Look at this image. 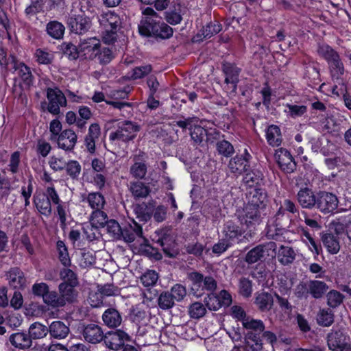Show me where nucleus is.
<instances>
[{
  "label": "nucleus",
  "mask_w": 351,
  "mask_h": 351,
  "mask_svg": "<svg viewBox=\"0 0 351 351\" xmlns=\"http://www.w3.org/2000/svg\"><path fill=\"white\" fill-rule=\"evenodd\" d=\"M173 29L165 23H161L158 27L155 26V38L167 39L172 36Z\"/></svg>",
  "instance_id": "57"
},
{
  "label": "nucleus",
  "mask_w": 351,
  "mask_h": 351,
  "mask_svg": "<svg viewBox=\"0 0 351 351\" xmlns=\"http://www.w3.org/2000/svg\"><path fill=\"white\" fill-rule=\"evenodd\" d=\"M99 47L100 41L95 37L81 40L79 44V51L88 59H93L97 56Z\"/></svg>",
  "instance_id": "13"
},
{
  "label": "nucleus",
  "mask_w": 351,
  "mask_h": 351,
  "mask_svg": "<svg viewBox=\"0 0 351 351\" xmlns=\"http://www.w3.org/2000/svg\"><path fill=\"white\" fill-rule=\"evenodd\" d=\"M297 200L303 208L311 209L316 205L317 194L309 188L300 189L297 193Z\"/></svg>",
  "instance_id": "18"
},
{
  "label": "nucleus",
  "mask_w": 351,
  "mask_h": 351,
  "mask_svg": "<svg viewBox=\"0 0 351 351\" xmlns=\"http://www.w3.org/2000/svg\"><path fill=\"white\" fill-rule=\"evenodd\" d=\"M143 16L138 25V32L141 36L146 38L154 34V9L147 7L142 11Z\"/></svg>",
  "instance_id": "10"
},
{
  "label": "nucleus",
  "mask_w": 351,
  "mask_h": 351,
  "mask_svg": "<svg viewBox=\"0 0 351 351\" xmlns=\"http://www.w3.org/2000/svg\"><path fill=\"white\" fill-rule=\"evenodd\" d=\"M51 337L60 340L68 337L70 328L68 325L61 321H53L48 326Z\"/></svg>",
  "instance_id": "23"
},
{
  "label": "nucleus",
  "mask_w": 351,
  "mask_h": 351,
  "mask_svg": "<svg viewBox=\"0 0 351 351\" xmlns=\"http://www.w3.org/2000/svg\"><path fill=\"white\" fill-rule=\"evenodd\" d=\"M66 173L73 179L77 180L82 170L80 164L77 160H69L66 162Z\"/></svg>",
  "instance_id": "53"
},
{
  "label": "nucleus",
  "mask_w": 351,
  "mask_h": 351,
  "mask_svg": "<svg viewBox=\"0 0 351 351\" xmlns=\"http://www.w3.org/2000/svg\"><path fill=\"white\" fill-rule=\"evenodd\" d=\"M129 190L135 199L145 197L150 192L149 187L139 181L130 182Z\"/></svg>",
  "instance_id": "37"
},
{
  "label": "nucleus",
  "mask_w": 351,
  "mask_h": 351,
  "mask_svg": "<svg viewBox=\"0 0 351 351\" xmlns=\"http://www.w3.org/2000/svg\"><path fill=\"white\" fill-rule=\"evenodd\" d=\"M274 158L280 169L286 173H291L296 168L293 156L285 148H279L275 151Z\"/></svg>",
  "instance_id": "9"
},
{
  "label": "nucleus",
  "mask_w": 351,
  "mask_h": 351,
  "mask_svg": "<svg viewBox=\"0 0 351 351\" xmlns=\"http://www.w3.org/2000/svg\"><path fill=\"white\" fill-rule=\"evenodd\" d=\"M60 278L64 281L63 283H67L72 285H77L78 280L75 273L69 268H64L60 271Z\"/></svg>",
  "instance_id": "59"
},
{
  "label": "nucleus",
  "mask_w": 351,
  "mask_h": 351,
  "mask_svg": "<svg viewBox=\"0 0 351 351\" xmlns=\"http://www.w3.org/2000/svg\"><path fill=\"white\" fill-rule=\"evenodd\" d=\"M335 231L337 234L346 232V234L351 241V213L344 215L333 223Z\"/></svg>",
  "instance_id": "30"
},
{
  "label": "nucleus",
  "mask_w": 351,
  "mask_h": 351,
  "mask_svg": "<svg viewBox=\"0 0 351 351\" xmlns=\"http://www.w3.org/2000/svg\"><path fill=\"white\" fill-rule=\"evenodd\" d=\"M337 197L329 192L319 191L317 193L316 205L315 208L324 214L332 213L338 207Z\"/></svg>",
  "instance_id": "6"
},
{
  "label": "nucleus",
  "mask_w": 351,
  "mask_h": 351,
  "mask_svg": "<svg viewBox=\"0 0 351 351\" xmlns=\"http://www.w3.org/2000/svg\"><path fill=\"white\" fill-rule=\"evenodd\" d=\"M82 335L87 342L96 344L103 341L105 335L100 326L89 324L84 327Z\"/></svg>",
  "instance_id": "15"
},
{
  "label": "nucleus",
  "mask_w": 351,
  "mask_h": 351,
  "mask_svg": "<svg viewBox=\"0 0 351 351\" xmlns=\"http://www.w3.org/2000/svg\"><path fill=\"white\" fill-rule=\"evenodd\" d=\"M44 302L53 308L62 307L65 305L64 300L56 291H48L43 298Z\"/></svg>",
  "instance_id": "45"
},
{
  "label": "nucleus",
  "mask_w": 351,
  "mask_h": 351,
  "mask_svg": "<svg viewBox=\"0 0 351 351\" xmlns=\"http://www.w3.org/2000/svg\"><path fill=\"white\" fill-rule=\"evenodd\" d=\"M129 335L122 330L108 332L104 335V341L106 346L114 350L124 346L125 341H128Z\"/></svg>",
  "instance_id": "11"
},
{
  "label": "nucleus",
  "mask_w": 351,
  "mask_h": 351,
  "mask_svg": "<svg viewBox=\"0 0 351 351\" xmlns=\"http://www.w3.org/2000/svg\"><path fill=\"white\" fill-rule=\"evenodd\" d=\"M328 144V141L323 136L318 138H313L311 140V149L315 152H322L324 155L328 154V150L323 145L324 143Z\"/></svg>",
  "instance_id": "54"
},
{
  "label": "nucleus",
  "mask_w": 351,
  "mask_h": 351,
  "mask_svg": "<svg viewBox=\"0 0 351 351\" xmlns=\"http://www.w3.org/2000/svg\"><path fill=\"white\" fill-rule=\"evenodd\" d=\"M223 69L226 74L225 82L227 85L230 84L232 90H235L239 82L240 69L231 64H224Z\"/></svg>",
  "instance_id": "31"
},
{
  "label": "nucleus",
  "mask_w": 351,
  "mask_h": 351,
  "mask_svg": "<svg viewBox=\"0 0 351 351\" xmlns=\"http://www.w3.org/2000/svg\"><path fill=\"white\" fill-rule=\"evenodd\" d=\"M82 202L88 203L93 210L104 208L106 200L104 195L99 192H92L87 195H82Z\"/></svg>",
  "instance_id": "26"
},
{
  "label": "nucleus",
  "mask_w": 351,
  "mask_h": 351,
  "mask_svg": "<svg viewBox=\"0 0 351 351\" xmlns=\"http://www.w3.org/2000/svg\"><path fill=\"white\" fill-rule=\"evenodd\" d=\"M266 202V193L263 190L255 188L250 192L248 203L246 205L264 211Z\"/></svg>",
  "instance_id": "24"
},
{
  "label": "nucleus",
  "mask_w": 351,
  "mask_h": 351,
  "mask_svg": "<svg viewBox=\"0 0 351 351\" xmlns=\"http://www.w3.org/2000/svg\"><path fill=\"white\" fill-rule=\"evenodd\" d=\"M56 247L58 252V257L61 263L64 267H69L71 264L69 252L65 243L62 241H58Z\"/></svg>",
  "instance_id": "49"
},
{
  "label": "nucleus",
  "mask_w": 351,
  "mask_h": 351,
  "mask_svg": "<svg viewBox=\"0 0 351 351\" xmlns=\"http://www.w3.org/2000/svg\"><path fill=\"white\" fill-rule=\"evenodd\" d=\"M134 163L131 166L130 173L135 178L142 179L147 173V165L144 162L138 161L137 157H134Z\"/></svg>",
  "instance_id": "47"
},
{
  "label": "nucleus",
  "mask_w": 351,
  "mask_h": 351,
  "mask_svg": "<svg viewBox=\"0 0 351 351\" xmlns=\"http://www.w3.org/2000/svg\"><path fill=\"white\" fill-rule=\"evenodd\" d=\"M206 309L204 305L199 302L191 304L189 307V315L193 319H199L205 315Z\"/></svg>",
  "instance_id": "50"
},
{
  "label": "nucleus",
  "mask_w": 351,
  "mask_h": 351,
  "mask_svg": "<svg viewBox=\"0 0 351 351\" xmlns=\"http://www.w3.org/2000/svg\"><path fill=\"white\" fill-rule=\"evenodd\" d=\"M58 147L66 151L72 150L77 142V135L72 130H64L58 136Z\"/></svg>",
  "instance_id": "20"
},
{
  "label": "nucleus",
  "mask_w": 351,
  "mask_h": 351,
  "mask_svg": "<svg viewBox=\"0 0 351 351\" xmlns=\"http://www.w3.org/2000/svg\"><path fill=\"white\" fill-rule=\"evenodd\" d=\"M142 228L135 221L121 228V239L127 243L133 242L136 236H141Z\"/></svg>",
  "instance_id": "33"
},
{
  "label": "nucleus",
  "mask_w": 351,
  "mask_h": 351,
  "mask_svg": "<svg viewBox=\"0 0 351 351\" xmlns=\"http://www.w3.org/2000/svg\"><path fill=\"white\" fill-rule=\"evenodd\" d=\"M106 226L107 231L112 238L121 239V228L117 221L114 219L109 220Z\"/></svg>",
  "instance_id": "55"
},
{
  "label": "nucleus",
  "mask_w": 351,
  "mask_h": 351,
  "mask_svg": "<svg viewBox=\"0 0 351 351\" xmlns=\"http://www.w3.org/2000/svg\"><path fill=\"white\" fill-rule=\"evenodd\" d=\"M254 304L261 311H269L274 304L273 296L267 292L257 293L255 297Z\"/></svg>",
  "instance_id": "32"
},
{
  "label": "nucleus",
  "mask_w": 351,
  "mask_h": 351,
  "mask_svg": "<svg viewBox=\"0 0 351 351\" xmlns=\"http://www.w3.org/2000/svg\"><path fill=\"white\" fill-rule=\"evenodd\" d=\"M139 130L138 126L132 121L120 123L115 132H110L109 138L110 141H121L128 142L132 140Z\"/></svg>",
  "instance_id": "5"
},
{
  "label": "nucleus",
  "mask_w": 351,
  "mask_h": 351,
  "mask_svg": "<svg viewBox=\"0 0 351 351\" xmlns=\"http://www.w3.org/2000/svg\"><path fill=\"white\" fill-rule=\"evenodd\" d=\"M295 258V253L292 247L281 245L278 252L279 262L287 265L293 262Z\"/></svg>",
  "instance_id": "39"
},
{
  "label": "nucleus",
  "mask_w": 351,
  "mask_h": 351,
  "mask_svg": "<svg viewBox=\"0 0 351 351\" xmlns=\"http://www.w3.org/2000/svg\"><path fill=\"white\" fill-rule=\"evenodd\" d=\"M317 322L319 325L327 327L334 322V313L330 308L321 309L317 316Z\"/></svg>",
  "instance_id": "44"
},
{
  "label": "nucleus",
  "mask_w": 351,
  "mask_h": 351,
  "mask_svg": "<svg viewBox=\"0 0 351 351\" xmlns=\"http://www.w3.org/2000/svg\"><path fill=\"white\" fill-rule=\"evenodd\" d=\"M68 25L72 32L78 34L86 33L91 27L90 19L84 15L71 16L68 19Z\"/></svg>",
  "instance_id": "12"
},
{
  "label": "nucleus",
  "mask_w": 351,
  "mask_h": 351,
  "mask_svg": "<svg viewBox=\"0 0 351 351\" xmlns=\"http://www.w3.org/2000/svg\"><path fill=\"white\" fill-rule=\"evenodd\" d=\"M301 215L302 218H300V220L304 221L306 226L313 230H319L321 228V226L317 221L318 217L316 215H311L304 210L301 212Z\"/></svg>",
  "instance_id": "56"
},
{
  "label": "nucleus",
  "mask_w": 351,
  "mask_h": 351,
  "mask_svg": "<svg viewBox=\"0 0 351 351\" xmlns=\"http://www.w3.org/2000/svg\"><path fill=\"white\" fill-rule=\"evenodd\" d=\"M46 31L47 34L51 38L60 40L63 38L65 27L61 23L57 21H52L47 24Z\"/></svg>",
  "instance_id": "35"
},
{
  "label": "nucleus",
  "mask_w": 351,
  "mask_h": 351,
  "mask_svg": "<svg viewBox=\"0 0 351 351\" xmlns=\"http://www.w3.org/2000/svg\"><path fill=\"white\" fill-rule=\"evenodd\" d=\"M265 138L271 147H278L282 142L281 130L278 125H270L265 130Z\"/></svg>",
  "instance_id": "28"
},
{
  "label": "nucleus",
  "mask_w": 351,
  "mask_h": 351,
  "mask_svg": "<svg viewBox=\"0 0 351 351\" xmlns=\"http://www.w3.org/2000/svg\"><path fill=\"white\" fill-rule=\"evenodd\" d=\"M263 210L246 205L238 214L239 222L242 226H245L247 228L254 227L260 224L263 219Z\"/></svg>",
  "instance_id": "7"
},
{
  "label": "nucleus",
  "mask_w": 351,
  "mask_h": 351,
  "mask_svg": "<svg viewBox=\"0 0 351 351\" xmlns=\"http://www.w3.org/2000/svg\"><path fill=\"white\" fill-rule=\"evenodd\" d=\"M287 113L293 118L302 116L307 112V107L304 105L286 104Z\"/></svg>",
  "instance_id": "62"
},
{
  "label": "nucleus",
  "mask_w": 351,
  "mask_h": 351,
  "mask_svg": "<svg viewBox=\"0 0 351 351\" xmlns=\"http://www.w3.org/2000/svg\"><path fill=\"white\" fill-rule=\"evenodd\" d=\"M131 319L137 324L147 325L152 318V313L141 310L137 307L132 308L130 314Z\"/></svg>",
  "instance_id": "36"
},
{
  "label": "nucleus",
  "mask_w": 351,
  "mask_h": 351,
  "mask_svg": "<svg viewBox=\"0 0 351 351\" xmlns=\"http://www.w3.org/2000/svg\"><path fill=\"white\" fill-rule=\"evenodd\" d=\"M285 232V230L278 224L268 223L267 226L266 235L267 238L274 240H280L281 237Z\"/></svg>",
  "instance_id": "52"
},
{
  "label": "nucleus",
  "mask_w": 351,
  "mask_h": 351,
  "mask_svg": "<svg viewBox=\"0 0 351 351\" xmlns=\"http://www.w3.org/2000/svg\"><path fill=\"white\" fill-rule=\"evenodd\" d=\"M101 134L100 127L97 123H92L88 128V134L84 138V145L88 152H95V141Z\"/></svg>",
  "instance_id": "25"
},
{
  "label": "nucleus",
  "mask_w": 351,
  "mask_h": 351,
  "mask_svg": "<svg viewBox=\"0 0 351 351\" xmlns=\"http://www.w3.org/2000/svg\"><path fill=\"white\" fill-rule=\"evenodd\" d=\"M97 18L100 25L104 29H120L121 27V18L114 12H102Z\"/></svg>",
  "instance_id": "14"
},
{
  "label": "nucleus",
  "mask_w": 351,
  "mask_h": 351,
  "mask_svg": "<svg viewBox=\"0 0 351 351\" xmlns=\"http://www.w3.org/2000/svg\"><path fill=\"white\" fill-rule=\"evenodd\" d=\"M8 285L14 289H23L27 280L23 271L19 267L11 268L5 274Z\"/></svg>",
  "instance_id": "16"
},
{
  "label": "nucleus",
  "mask_w": 351,
  "mask_h": 351,
  "mask_svg": "<svg viewBox=\"0 0 351 351\" xmlns=\"http://www.w3.org/2000/svg\"><path fill=\"white\" fill-rule=\"evenodd\" d=\"M323 245L331 254H336L339 252L340 244L339 239L332 234H325L322 238Z\"/></svg>",
  "instance_id": "38"
},
{
  "label": "nucleus",
  "mask_w": 351,
  "mask_h": 351,
  "mask_svg": "<svg viewBox=\"0 0 351 351\" xmlns=\"http://www.w3.org/2000/svg\"><path fill=\"white\" fill-rule=\"evenodd\" d=\"M102 319L104 324L110 328L117 327L122 322L119 312L114 308L106 310L102 315Z\"/></svg>",
  "instance_id": "34"
},
{
  "label": "nucleus",
  "mask_w": 351,
  "mask_h": 351,
  "mask_svg": "<svg viewBox=\"0 0 351 351\" xmlns=\"http://www.w3.org/2000/svg\"><path fill=\"white\" fill-rule=\"evenodd\" d=\"M62 49L64 54L67 56L69 59L75 60L78 58L79 47H77L72 43H63L62 45Z\"/></svg>",
  "instance_id": "64"
},
{
  "label": "nucleus",
  "mask_w": 351,
  "mask_h": 351,
  "mask_svg": "<svg viewBox=\"0 0 351 351\" xmlns=\"http://www.w3.org/2000/svg\"><path fill=\"white\" fill-rule=\"evenodd\" d=\"M328 65L332 80L337 84L332 87V93L337 96L344 95L346 90L343 79L345 69L340 58L339 57L335 60L329 62Z\"/></svg>",
  "instance_id": "3"
},
{
  "label": "nucleus",
  "mask_w": 351,
  "mask_h": 351,
  "mask_svg": "<svg viewBox=\"0 0 351 351\" xmlns=\"http://www.w3.org/2000/svg\"><path fill=\"white\" fill-rule=\"evenodd\" d=\"M141 282L143 285L141 288L142 304L147 308H152L154 306V271H148L141 277Z\"/></svg>",
  "instance_id": "8"
},
{
  "label": "nucleus",
  "mask_w": 351,
  "mask_h": 351,
  "mask_svg": "<svg viewBox=\"0 0 351 351\" xmlns=\"http://www.w3.org/2000/svg\"><path fill=\"white\" fill-rule=\"evenodd\" d=\"M221 30V25L217 22L214 21L208 24L202 30V35L205 38H209L213 35L219 33Z\"/></svg>",
  "instance_id": "60"
},
{
  "label": "nucleus",
  "mask_w": 351,
  "mask_h": 351,
  "mask_svg": "<svg viewBox=\"0 0 351 351\" xmlns=\"http://www.w3.org/2000/svg\"><path fill=\"white\" fill-rule=\"evenodd\" d=\"M47 98L49 104L47 110L53 115H58L60 112V107L66 106L67 101L64 94L58 87H49L46 90Z\"/></svg>",
  "instance_id": "4"
},
{
  "label": "nucleus",
  "mask_w": 351,
  "mask_h": 351,
  "mask_svg": "<svg viewBox=\"0 0 351 351\" xmlns=\"http://www.w3.org/2000/svg\"><path fill=\"white\" fill-rule=\"evenodd\" d=\"M243 326L246 329H252L256 332H263L264 330V324L261 320L250 319L247 317L245 319H243Z\"/></svg>",
  "instance_id": "61"
},
{
  "label": "nucleus",
  "mask_w": 351,
  "mask_h": 351,
  "mask_svg": "<svg viewBox=\"0 0 351 351\" xmlns=\"http://www.w3.org/2000/svg\"><path fill=\"white\" fill-rule=\"evenodd\" d=\"M276 245L274 242H268L258 245L250 250L245 255V261L248 264L264 261L276 255Z\"/></svg>",
  "instance_id": "1"
},
{
  "label": "nucleus",
  "mask_w": 351,
  "mask_h": 351,
  "mask_svg": "<svg viewBox=\"0 0 351 351\" xmlns=\"http://www.w3.org/2000/svg\"><path fill=\"white\" fill-rule=\"evenodd\" d=\"M34 203L41 215L49 216L51 214V203L45 193L36 192L34 195Z\"/></svg>",
  "instance_id": "22"
},
{
  "label": "nucleus",
  "mask_w": 351,
  "mask_h": 351,
  "mask_svg": "<svg viewBox=\"0 0 351 351\" xmlns=\"http://www.w3.org/2000/svg\"><path fill=\"white\" fill-rule=\"evenodd\" d=\"M15 69L18 71V75L21 78L23 83L30 87L34 82V76L29 67L26 66L23 62H20Z\"/></svg>",
  "instance_id": "41"
},
{
  "label": "nucleus",
  "mask_w": 351,
  "mask_h": 351,
  "mask_svg": "<svg viewBox=\"0 0 351 351\" xmlns=\"http://www.w3.org/2000/svg\"><path fill=\"white\" fill-rule=\"evenodd\" d=\"M305 288L307 293H310L311 296L315 299L322 298L328 289V286L326 282L320 280H310L307 284L300 285V287Z\"/></svg>",
  "instance_id": "19"
},
{
  "label": "nucleus",
  "mask_w": 351,
  "mask_h": 351,
  "mask_svg": "<svg viewBox=\"0 0 351 351\" xmlns=\"http://www.w3.org/2000/svg\"><path fill=\"white\" fill-rule=\"evenodd\" d=\"M263 175L258 171L252 170L245 173L243 177V182L248 187H256L262 180Z\"/></svg>",
  "instance_id": "48"
},
{
  "label": "nucleus",
  "mask_w": 351,
  "mask_h": 351,
  "mask_svg": "<svg viewBox=\"0 0 351 351\" xmlns=\"http://www.w3.org/2000/svg\"><path fill=\"white\" fill-rule=\"evenodd\" d=\"M327 344L331 351H351V339L343 330H332L327 336Z\"/></svg>",
  "instance_id": "2"
},
{
  "label": "nucleus",
  "mask_w": 351,
  "mask_h": 351,
  "mask_svg": "<svg viewBox=\"0 0 351 351\" xmlns=\"http://www.w3.org/2000/svg\"><path fill=\"white\" fill-rule=\"evenodd\" d=\"M171 232L172 229L171 226L165 227L158 232V235L160 237L157 242L163 247L164 252L167 254H169V250L174 244V239Z\"/></svg>",
  "instance_id": "27"
},
{
  "label": "nucleus",
  "mask_w": 351,
  "mask_h": 351,
  "mask_svg": "<svg viewBox=\"0 0 351 351\" xmlns=\"http://www.w3.org/2000/svg\"><path fill=\"white\" fill-rule=\"evenodd\" d=\"M76 285H72L67 283H60L59 291L60 297L64 300L65 304L66 302H72L75 298V291L74 287Z\"/></svg>",
  "instance_id": "43"
},
{
  "label": "nucleus",
  "mask_w": 351,
  "mask_h": 351,
  "mask_svg": "<svg viewBox=\"0 0 351 351\" xmlns=\"http://www.w3.org/2000/svg\"><path fill=\"white\" fill-rule=\"evenodd\" d=\"M36 61L41 64H49L54 59L53 53L42 49H38L34 53Z\"/></svg>",
  "instance_id": "51"
},
{
  "label": "nucleus",
  "mask_w": 351,
  "mask_h": 351,
  "mask_svg": "<svg viewBox=\"0 0 351 351\" xmlns=\"http://www.w3.org/2000/svg\"><path fill=\"white\" fill-rule=\"evenodd\" d=\"M48 333V326L40 322H34L32 324L28 330V334L32 340L43 339L45 337Z\"/></svg>",
  "instance_id": "40"
},
{
  "label": "nucleus",
  "mask_w": 351,
  "mask_h": 351,
  "mask_svg": "<svg viewBox=\"0 0 351 351\" xmlns=\"http://www.w3.org/2000/svg\"><path fill=\"white\" fill-rule=\"evenodd\" d=\"M240 225V223L232 221H229L225 224L223 232L226 240L232 243L239 239L245 232V230Z\"/></svg>",
  "instance_id": "21"
},
{
  "label": "nucleus",
  "mask_w": 351,
  "mask_h": 351,
  "mask_svg": "<svg viewBox=\"0 0 351 351\" xmlns=\"http://www.w3.org/2000/svg\"><path fill=\"white\" fill-rule=\"evenodd\" d=\"M9 340L14 347L21 350L29 348L32 344L30 336L25 332L14 333L10 335Z\"/></svg>",
  "instance_id": "29"
},
{
  "label": "nucleus",
  "mask_w": 351,
  "mask_h": 351,
  "mask_svg": "<svg viewBox=\"0 0 351 351\" xmlns=\"http://www.w3.org/2000/svg\"><path fill=\"white\" fill-rule=\"evenodd\" d=\"M251 158L250 154L245 149L243 155L236 156L232 158L228 165V167L232 173L241 174L247 171L249 167V160Z\"/></svg>",
  "instance_id": "17"
},
{
  "label": "nucleus",
  "mask_w": 351,
  "mask_h": 351,
  "mask_svg": "<svg viewBox=\"0 0 351 351\" xmlns=\"http://www.w3.org/2000/svg\"><path fill=\"white\" fill-rule=\"evenodd\" d=\"M104 208L93 210L90 218V223L96 228L104 227L108 221L107 214L103 211Z\"/></svg>",
  "instance_id": "42"
},
{
  "label": "nucleus",
  "mask_w": 351,
  "mask_h": 351,
  "mask_svg": "<svg viewBox=\"0 0 351 351\" xmlns=\"http://www.w3.org/2000/svg\"><path fill=\"white\" fill-rule=\"evenodd\" d=\"M191 138L196 143H200L202 142L204 138L206 135V130L198 125L197 123L193 125L192 130H190Z\"/></svg>",
  "instance_id": "63"
},
{
  "label": "nucleus",
  "mask_w": 351,
  "mask_h": 351,
  "mask_svg": "<svg viewBox=\"0 0 351 351\" xmlns=\"http://www.w3.org/2000/svg\"><path fill=\"white\" fill-rule=\"evenodd\" d=\"M317 53L319 56L324 58L328 63L335 60V59L339 57L338 53L326 44L319 45L317 48Z\"/></svg>",
  "instance_id": "46"
},
{
  "label": "nucleus",
  "mask_w": 351,
  "mask_h": 351,
  "mask_svg": "<svg viewBox=\"0 0 351 351\" xmlns=\"http://www.w3.org/2000/svg\"><path fill=\"white\" fill-rule=\"evenodd\" d=\"M343 298V295L340 292L332 290L327 294L328 305L330 307L335 308L342 303Z\"/></svg>",
  "instance_id": "58"
}]
</instances>
